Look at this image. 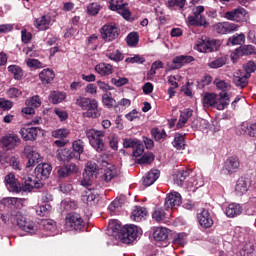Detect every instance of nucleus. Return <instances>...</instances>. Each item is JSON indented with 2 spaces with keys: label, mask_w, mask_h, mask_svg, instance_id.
Instances as JSON below:
<instances>
[{
  "label": "nucleus",
  "mask_w": 256,
  "mask_h": 256,
  "mask_svg": "<svg viewBox=\"0 0 256 256\" xmlns=\"http://www.w3.org/2000/svg\"><path fill=\"white\" fill-rule=\"evenodd\" d=\"M108 234L115 241H118L119 239L121 243L130 245V243H133L137 237H141V235H143V230L133 224L126 225L121 229V226L117 224V221L113 220L109 223Z\"/></svg>",
  "instance_id": "f257e3e1"
},
{
  "label": "nucleus",
  "mask_w": 256,
  "mask_h": 256,
  "mask_svg": "<svg viewBox=\"0 0 256 256\" xmlns=\"http://www.w3.org/2000/svg\"><path fill=\"white\" fill-rule=\"evenodd\" d=\"M10 221L16 223L18 227L22 229V231H25V233H28V235H36V233H39V224L23 216L19 211H13L11 213Z\"/></svg>",
  "instance_id": "f03ea898"
},
{
  "label": "nucleus",
  "mask_w": 256,
  "mask_h": 256,
  "mask_svg": "<svg viewBox=\"0 0 256 256\" xmlns=\"http://www.w3.org/2000/svg\"><path fill=\"white\" fill-rule=\"evenodd\" d=\"M98 163L100 164V177L102 181H105L106 183H109L111 180L115 179L117 177V168L115 165L109 163L107 161L106 155L98 156Z\"/></svg>",
  "instance_id": "7ed1b4c3"
},
{
  "label": "nucleus",
  "mask_w": 256,
  "mask_h": 256,
  "mask_svg": "<svg viewBox=\"0 0 256 256\" xmlns=\"http://www.w3.org/2000/svg\"><path fill=\"white\" fill-rule=\"evenodd\" d=\"M97 161H99V158H97ZM98 175H101V165L99 162H88L83 173L81 185L83 187H91L93 179L97 178Z\"/></svg>",
  "instance_id": "20e7f679"
},
{
  "label": "nucleus",
  "mask_w": 256,
  "mask_h": 256,
  "mask_svg": "<svg viewBox=\"0 0 256 256\" xmlns=\"http://www.w3.org/2000/svg\"><path fill=\"white\" fill-rule=\"evenodd\" d=\"M77 105L86 111V117H91L92 119H97L100 117L101 112L99 111L98 104L95 99H90L87 97H80L77 99Z\"/></svg>",
  "instance_id": "39448f33"
},
{
  "label": "nucleus",
  "mask_w": 256,
  "mask_h": 256,
  "mask_svg": "<svg viewBox=\"0 0 256 256\" xmlns=\"http://www.w3.org/2000/svg\"><path fill=\"white\" fill-rule=\"evenodd\" d=\"M86 137L93 149L98 153H101L105 149V142H103V137H105V131L90 129L86 131Z\"/></svg>",
  "instance_id": "423d86ee"
},
{
  "label": "nucleus",
  "mask_w": 256,
  "mask_h": 256,
  "mask_svg": "<svg viewBox=\"0 0 256 256\" xmlns=\"http://www.w3.org/2000/svg\"><path fill=\"white\" fill-rule=\"evenodd\" d=\"M220 47V40L201 38L196 42L195 48L199 53H213V51H219Z\"/></svg>",
  "instance_id": "0eeeda50"
},
{
  "label": "nucleus",
  "mask_w": 256,
  "mask_h": 256,
  "mask_svg": "<svg viewBox=\"0 0 256 256\" xmlns=\"http://www.w3.org/2000/svg\"><path fill=\"white\" fill-rule=\"evenodd\" d=\"M205 11V7L203 6H194L192 8V15L188 16V24L193 27H203L208 25L205 16H203V12Z\"/></svg>",
  "instance_id": "6e6552de"
},
{
  "label": "nucleus",
  "mask_w": 256,
  "mask_h": 256,
  "mask_svg": "<svg viewBox=\"0 0 256 256\" xmlns=\"http://www.w3.org/2000/svg\"><path fill=\"white\" fill-rule=\"evenodd\" d=\"M119 33H120L119 27L117 26V24H113V23H109L102 26L100 30V34L103 41H106L107 43L111 41H115V39L119 37Z\"/></svg>",
  "instance_id": "1a4fd4ad"
},
{
  "label": "nucleus",
  "mask_w": 256,
  "mask_h": 256,
  "mask_svg": "<svg viewBox=\"0 0 256 256\" xmlns=\"http://www.w3.org/2000/svg\"><path fill=\"white\" fill-rule=\"evenodd\" d=\"M204 107H212L223 111L229 105V98L227 97H204L202 100Z\"/></svg>",
  "instance_id": "9d476101"
},
{
  "label": "nucleus",
  "mask_w": 256,
  "mask_h": 256,
  "mask_svg": "<svg viewBox=\"0 0 256 256\" xmlns=\"http://www.w3.org/2000/svg\"><path fill=\"white\" fill-rule=\"evenodd\" d=\"M65 227L68 231H82L83 227H85V222L79 214H68Z\"/></svg>",
  "instance_id": "9b49d317"
},
{
  "label": "nucleus",
  "mask_w": 256,
  "mask_h": 256,
  "mask_svg": "<svg viewBox=\"0 0 256 256\" xmlns=\"http://www.w3.org/2000/svg\"><path fill=\"white\" fill-rule=\"evenodd\" d=\"M24 155H26L28 159L26 164L27 169H31V167H35L37 163L43 161V157H41V154H39L33 146H25Z\"/></svg>",
  "instance_id": "f8f14e48"
},
{
  "label": "nucleus",
  "mask_w": 256,
  "mask_h": 256,
  "mask_svg": "<svg viewBox=\"0 0 256 256\" xmlns=\"http://www.w3.org/2000/svg\"><path fill=\"white\" fill-rule=\"evenodd\" d=\"M213 29L219 35H229V33L239 31V25L231 22H218L214 24Z\"/></svg>",
  "instance_id": "ddd939ff"
},
{
  "label": "nucleus",
  "mask_w": 256,
  "mask_h": 256,
  "mask_svg": "<svg viewBox=\"0 0 256 256\" xmlns=\"http://www.w3.org/2000/svg\"><path fill=\"white\" fill-rule=\"evenodd\" d=\"M111 11H117L124 19L131 17V12L127 8V4L123 3V0H109Z\"/></svg>",
  "instance_id": "4468645a"
},
{
  "label": "nucleus",
  "mask_w": 256,
  "mask_h": 256,
  "mask_svg": "<svg viewBox=\"0 0 256 256\" xmlns=\"http://www.w3.org/2000/svg\"><path fill=\"white\" fill-rule=\"evenodd\" d=\"M247 15V10L244 8L238 7L231 11H227L224 14V19L228 21H236V23H240V21H244Z\"/></svg>",
  "instance_id": "2eb2a0df"
},
{
  "label": "nucleus",
  "mask_w": 256,
  "mask_h": 256,
  "mask_svg": "<svg viewBox=\"0 0 256 256\" xmlns=\"http://www.w3.org/2000/svg\"><path fill=\"white\" fill-rule=\"evenodd\" d=\"M20 135L24 141H35L38 135H43V129L39 127L21 128Z\"/></svg>",
  "instance_id": "dca6fc26"
},
{
  "label": "nucleus",
  "mask_w": 256,
  "mask_h": 256,
  "mask_svg": "<svg viewBox=\"0 0 256 256\" xmlns=\"http://www.w3.org/2000/svg\"><path fill=\"white\" fill-rule=\"evenodd\" d=\"M21 139H19V136L15 134H8L1 138L0 143L3 147V149H6V151H11V149H15L17 145H19Z\"/></svg>",
  "instance_id": "f3484780"
},
{
  "label": "nucleus",
  "mask_w": 256,
  "mask_h": 256,
  "mask_svg": "<svg viewBox=\"0 0 256 256\" xmlns=\"http://www.w3.org/2000/svg\"><path fill=\"white\" fill-rule=\"evenodd\" d=\"M153 237L157 243H162L161 247H167L169 245V229L158 227L154 230Z\"/></svg>",
  "instance_id": "a211bd4d"
},
{
  "label": "nucleus",
  "mask_w": 256,
  "mask_h": 256,
  "mask_svg": "<svg viewBox=\"0 0 256 256\" xmlns=\"http://www.w3.org/2000/svg\"><path fill=\"white\" fill-rule=\"evenodd\" d=\"M6 188L10 193H20L22 187L21 183H19V180L15 177V174L9 173L4 178Z\"/></svg>",
  "instance_id": "6ab92c4d"
},
{
  "label": "nucleus",
  "mask_w": 256,
  "mask_h": 256,
  "mask_svg": "<svg viewBox=\"0 0 256 256\" xmlns=\"http://www.w3.org/2000/svg\"><path fill=\"white\" fill-rule=\"evenodd\" d=\"M24 179V185L22 189L24 191L31 192L33 189H41L43 187V182L36 176H27Z\"/></svg>",
  "instance_id": "aec40b11"
},
{
  "label": "nucleus",
  "mask_w": 256,
  "mask_h": 256,
  "mask_svg": "<svg viewBox=\"0 0 256 256\" xmlns=\"http://www.w3.org/2000/svg\"><path fill=\"white\" fill-rule=\"evenodd\" d=\"M251 75L245 74L242 70H237L234 72L233 75V83L236 85V87H240V89H243L244 87H247L249 85V78Z\"/></svg>",
  "instance_id": "412c9836"
},
{
  "label": "nucleus",
  "mask_w": 256,
  "mask_h": 256,
  "mask_svg": "<svg viewBox=\"0 0 256 256\" xmlns=\"http://www.w3.org/2000/svg\"><path fill=\"white\" fill-rule=\"evenodd\" d=\"M27 107L22 109L23 115H35V109L41 107V98L30 97L26 100Z\"/></svg>",
  "instance_id": "4be33fe9"
},
{
  "label": "nucleus",
  "mask_w": 256,
  "mask_h": 256,
  "mask_svg": "<svg viewBox=\"0 0 256 256\" xmlns=\"http://www.w3.org/2000/svg\"><path fill=\"white\" fill-rule=\"evenodd\" d=\"M164 205L167 209H177L181 205V194L179 192H170L165 198Z\"/></svg>",
  "instance_id": "5701e85b"
},
{
  "label": "nucleus",
  "mask_w": 256,
  "mask_h": 256,
  "mask_svg": "<svg viewBox=\"0 0 256 256\" xmlns=\"http://www.w3.org/2000/svg\"><path fill=\"white\" fill-rule=\"evenodd\" d=\"M254 53H255V46H252V45L240 46L231 55V59L233 63H235L237 59H239V57H243L244 55H254Z\"/></svg>",
  "instance_id": "b1692460"
},
{
  "label": "nucleus",
  "mask_w": 256,
  "mask_h": 256,
  "mask_svg": "<svg viewBox=\"0 0 256 256\" xmlns=\"http://www.w3.org/2000/svg\"><path fill=\"white\" fill-rule=\"evenodd\" d=\"M51 171H53V167L49 163H41L38 164L35 168V175L38 179H49L51 175Z\"/></svg>",
  "instance_id": "393cba45"
},
{
  "label": "nucleus",
  "mask_w": 256,
  "mask_h": 256,
  "mask_svg": "<svg viewBox=\"0 0 256 256\" xmlns=\"http://www.w3.org/2000/svg\"><path fill=\"white\" fill-rule=\"evenodd\" d=\"M197 219L201 227H204L205 229L213 227V218L211 217L209 210L203 209L200 213H198Z\"/></svg>",
  "instance_id": "a878e982"
},
{
  "label": "nucleus",
  "mask_w": 256,
  "mask_h": 256,
  "mask_svg": "<svg viewBox=\"0 0 256 256\" xmlns=\"http://www.w3.org/2000/svg\"><path fill=\"white\" fill-rule=\"evenodd\" d=\"M82 201L87 205H95L99 201V191L96 189L88 188L82 196Z\"/></svg>",
  "instance_id": "bb28decb"
},
{
  "label": "nucleus",
  "mask_w": 256,
  "mask_h": 256,
  "mask_svg": "<svg viewBox=\"0 0 256 256\" xmlns=\"http://www.w3.org/2000/svg\"><path fill=\"white\" fill-rule=\"evenodd\" d=\"M251 187V180L249 178L240 177L236 182L235 192L237 195H245Z\"/></svg>",
  "instance_id": "cd10ccee"
},
{
  "label": "nucleus",
  "mask_w": 256,
  "mask_h": 256,
  "mask_svg": "<svg viewBox=\"0 0 256 256\" xmlns=\"http://www.w3.org/2000/svg\"><path fill=\"white\" fill-rule=\"evenodd\" d=\"M192 61V56H177L173 58L172 64H168V67L173 71L175 69H181V67L184 66L185 63H191Z\"/></svg>",
  "instance_id": "c85d7f7f"
},
{
  "label": "nucleus",
  "mask_w": 256,
  "mask_h": 256,
  "mask_svg": "<svg viewBox=\"0 0 256 256\" xmlns=\"http://www.w3.org/2000/svg\"><path fill=\"white\" fill-rule=\"evenodd\" d=\"M240 165L241 163L239 162V158L232 156L225 161L224 169L229 175H231L233 173H236Z\"/></svg>",
  "instance_id": "c756f323"
},
{
  "label": "nucleus",
  "mask_w": 256,
  "mask_h": 256,
  "mask_svg": "<svg viewBox=\"0 0 256 256\" xmlns=\"http://www.w3.org/2000/svg\"><path fill=\"white\" fill-rule=\"evenodd\" d=\"M224 213L226 216L233 219V217H238V215L243 213V206L239 203H231L225 208Z\"/></svg>",
  "instance_id": "7c9ffc66"
},
{
  "label": "nucleus",
  "mask_w": 256,
  "mask_h": 256,
  "mask_svg": "<svg viewBox=\"0 0 256 256\" xmlns=\"http://www.w3.org/2000/svg\"><path fill=\"white\" fill-rule=\"evenodd\" d=\"M191 117H193V109L185 108L184 110L180 111V118L176 125L177 129H183Z\"/></svg>",
  "instance_id": "2f4dec72"
},
{
  "label": "nucleus",
  "mask_w": 256,
  "mask_h": 256,
  "mask_svg": "<svg viewBox=\"0 0 256 256\" xmlns=\"http://www.w3.org/2000/svg\"><path fill=\"white\" fill-rule=\"evenodd\" d=\"M214 85L220 92L219 97H229V92L231 91V84L225 82L224 80L215 79Z\"/></svg>",
  "instance_id": "473e14b6"
},
{
  "label": "nucleus",
  "mask_w": 256,
  "mask_h": 256,
  "mask_svg": "<svg viewBox=\"0 0 256 256\" xmlns=\"http://www.w3.org/2000/svg\"><path fill=\"white\" fill-rule=\"evenodd\" d=\"M161 172L157 169L150 170L147 175L144 177L143 184L145 187H151L155 181L159 179Z\"/></svg>",
  "instance_id": "72a5a7b5"
},
{
  "label": "nucleus",
  "mask_w": 256,
  "mask_h": 256,
  "mask_svg": "<svg viewBox=\"0 0 256 256\" xmlns=\"http://www.w3.org/2000/svg\"><path fill=\"white\" fill-rule=\"evenodd\" d=\"M95 71L101 77H107L113 73V66L107 63H100L95 66Z\"/></svg>",
  "instance_id": "f704fd0d"
},
{
  "label": "nucleus",
  "mask_w": 256,
  "mask_h": 256,
  "mask_svg": "<svg viewBox=\"0 0 256 256\" xmlns=\"http://www.w3.org/2000/svg\"><path fill=\"white\" fill-rule=\"evenodd\" d=\"M39 79L43 85H49L55 79V72L51 69H44L39 73Z\"/></svg>",
  "instance_id": "c9c22d12"
},
{
  "label": "nucleus",
  "mask_w": 256,
  "mask_h": 256,
  "mask_svg": "<svg viewBox=\"0 0 256 256\" xmlns=\"http://www.w3.org/2000/svg\"><path fill=\"white\" fill-rule=\"evenodd\" d=\"M44 231L50 236L59 235V230L57 229V224L53 220H45L42 223Z\"/></svg>",
  "instance_id": "e433bc0d"
},
{
  "label": "nucleus",
  "mask_w": 256,
  "mask_h": 256,
  "mask_svg": "<svg viewBox=\"0 0 256 256\" xmlns=\"http://www.w3.org/2000/svg\"><path fill=\"white\" fill-rule=\"evenodd\" d=\"M49 23H51V17L43 15L35 20L34 25L39 31H47Z\"/></svg>",
  "instance_id": "4c0bfd02"
},
{
  "label": "nucleus",
  "mask_w": 256,
  "mask_h": 256,
  "mask_svg": "<svg viewBox=\"0 0 256 256\" xmlns=\"http://www.w3.org/2000/svg\"><path fill=\"white\" fill-rule=\"evenodd\" d=\"M152 219L157 223H167V213L163 208H155L152 212Z\"/></svg>",
  "instance_id": "58836bf2"
},
{
  "label": "nucleus",
  "mask_w": 256,
  "mask_h": 256,
  "mask_svg": "<svg viewBox=\"0 0 256 256\" xmlns=\"http://www.w3.org/2000/svg\"><path fill=\"white\" fill-rule=\"evenodd\" d=\"M145 217H147V209L141 206H136L133 209L132 215H131V218L133 219V221L139 222L145 219Z\"/></svg>",
  "instance_id": "ea45409f"
},
{
  "label": "nucleus",
  "mask_w": 256,
  "mask_h": 256,
  "mask_svg": "<svg viewBox=\"0 0 256 256\" xmlns=\"http://www.w3.org/2000/svg\"><path fill=\"white\" fill-rule=\"evenodd\" d=\"M73 157H75V152L70 149L64 148L58 150L57 159H59V161H71Z\"/></svg>",
  "instance_id": "a19ab883"
},
{
  "label": "nucleus",
  "mask_w": 256,
  "mask_h": 256,
  "mask_svg": "<svg viewBox=\"0 0 256 256\" xmlns=\"http://www.w3.org/2000/svg\"><path fill=\"white\" fill-rule=\"evenodd\" d=\"M247 215H255L256 213V196H250L244 205Z\"/></svg>",
  "instance_id": "79ce46f5"
},
{
  "label": "nucleus",
  "mask_w": 256,
  "mask_h": 256,
  "mask_svg": "<svg viewBox=\"0 0 256 256\" xmlns=\"http://www.w3.org/2000/svg\"><path fill=\"white\" fill-rule=\"evenodd\" d=\"M228 60L229 58L226 55L217 57L208 63V67H210V69H219L220 67H223V65H226Z\"/></svg>",
  "instance_id": "37998d69"
},
{
  "label": "nucleus",
  "mask_w": 256,
  "mask_h": 256,
  "mask_svg": "<svg viewBox=\"0 0 256 256\" xmlns=\"http://www.w3.org/2000/svg\"><path fill=\"white\" fill-rule=\"evenodd\" d=\"M111 49H114V46H110L109 49L106 51V57H108V59H110L111 61H123V53H121V51L119 50H114L113 52H111Z\"/></svg>",
  "instance_id": "c03bdc74"
},
{
  "label": "nucleus",
  "mask_w": 256,
  "mask_h": 256,
  "mask_svg": "<svg viewBox=\"0 0 256 256\" xmlns=\"http://www.w3.org/2000/svg\"><path fill=\"white\" fill-rule=\"evenodd\" d=\"M2 203L9 207L12 205V207H15L16 209H21V207H23V199L21 198H4Z\"/></svg>",
  "instance_id": "a18cd8bd"
},
{
  "label": "nucleus",
  "mask_w": 256,
  "mask_h": 256,
  "mask_svg": "<svg viewBox=\"0 0 256 256\" xmlns=\"http://www.w3.org/2000/svg\"><path fill=\"white\" fill-rule=\"evenodd\" d=\"M187 177H189V170H179L174 176V183L181 186Z\"/></svg>",
  "instance_id": "49530a36"
},
{
  "label": "nucleus",
  "mask_w": 256,
  "mask_h": 256,
  "mask_svg": "<svg viewBox=\"0 0 256 256\" xmlns=\"http://www.w3.org/2000/svg\"><path fill=\"white\" fill-rule=\"evenodd\" d=\"M72 148L74 153H77L78 156H76L77 159H79L81 157V154L83 153V151H85V143L79 139V140H75L72 143Z\"/></svg>",
  "instance_id": "de8ad7c7"
},
{
  "label": "nucleus",
  "mask_w": 256,
  "mask_h": 256,
  "mask_svg": "<svg viewBox=\"0 0 256 256\" xmlns=\"http://www.w3.org/2000/svg\"><path fill=\"white\" fill-rule=\"evenodd\" d=\"M245 43V34H235L228 39L227 45H243Z\"/></svg>",
  "instance_id": "09e8293b"
},
{
  "label": "nucleus",
  "mask_w": 256,
  "mask_h": 256,
  "mask_svg": "<svg viewBox=\"0 0 256 256\" xmlns=\"http://www.w3.org/2000/svg\"><path fill=\"white\" fill-rule=\"evenodd\" d=\"M8 71L9 73L13 74V77L14 79H16V81H21V79L23 78V69H21L17 65L8 66Z\"/></svg>",
  "instance_id": "8fccbe9b"
},
{
  "label": "nucleus",
  "mask_w": 256,
  "mask_h": 256,
  "mask_svg": "<svg viewBox=\"0 0 256 256\" xmlns=\"http://www.w3.org/2000/svg\"><path fill=\"white\" fill-rule=\"evenodd\" d=\"M172 145L179 151H181V149H185V136L182 134H176Z\"/></svg>",
  "instance_id": "3c124183"
},
{
  "label": "nucleus",
  "mask_w": 256,
  "mask_h": 256,
  "mask_svg": "<svg viewBox=\"0 0 256 256\" xmlns=\"http://www.w3.org/2000/svg\"><path fill=\"white\" fill-rule=\"evenodd\" d=\"M185 243H187V234L185 232L178 233L174 236V245H180V247H184Z\"/></svg>",
  "instance_id": "603ef678"
},
{
  "label": "nucleus",
  "mask_w": 256,
  "mask_h": 256,
  "mask_svg": "<svg viewBox=\"0 0 256 256\" xmlns=\"http://www.w3.org/2000/svg\"><path fill=\"white\" fill-rule=\"evenodd\" d=\"M155 161V155L153 153L149 152L144 154L140 159H137V163L139 165H149Z\"/></svg>",
  "instance_id": "864d4df0"
},
{
  "label": "nucleus",
  "mask_w": 256,
  "mask_h": 256,
  "mask_svg": "<svg viewBox=\"0 0 256 256\" xmlns=\"http://www.w3.org/2000/svg\"><path fill=\"white\" fill-rule=\"evenodd\" d=\"M69 129L67 128H60L57 130L52 131V137L55 139H66L69 136Z\"/></svg>",
  "instance_id": "5fc2aeb1"
},
{
  "label": "nucleus",
  "mask_w": 256,
  "mask_h": 256,
  "mask_svg": "<svg viewBox=\"0 0 256 256\" xmlns=\"http://www.w3.org/2000/svg\"><path fill=\"white\" fill-rule=\"evenodd\" d=\"M241 130L247 131L249 137H254L256 139V122L251 123L250 125L242 124Z\"/></svg>",
  "instance_id": "6e6d98bb"
},
{
  "label": "nucleus",
  "mask_w": 256,
  "mask_h": 256,
  "mask_svg": "<svg viewBox=\"0 0 256 256\" xmlns=\"http://www.w3.org/2000/svg\"><path fill=\"white\" fill-rule=\"evenodd\" d=\"M151 133L155 141H161V139H165L167 137V133L163 129L153 128Z\"/></svg>",
  "instance_id": "4d7b16f0"
},
{
  "label": "nucleus",
  "mask_w": 256,
  "mask_h": 256,
  "mask_svg": "<svg viewBox=\"0 0 256 256\" xmlns=\"http://www.w3.org/2000/svg\"><path fill=\"white\" fill-rule=\"evenodd\" d=\"M193 127L199 129V131H203V129H209V121L206 119L198 118L194 123Z\"/></svg>",
  "instance_id": "13d9d810"
},
{
  "label": "nucleus",
  "mask_w": 256,
  "mask_h": 256,
  "mask_svg": "<svg viewBox=\"0 0 256 256\" xmlns=\"http://www.w3.org/2000/svg\"><path fill=\"white\" fill-rule=\"evenodd\" d=\"M50 211H51L50 204H44L36 208V215H39V217H45V215H49Z\"/></svg>",
  "instance_id": "bf43d9fd"
},
{
  "label": "nucleus",
  "mask_w": 256,
  "mask_h": 256,
  "mask_svg": "<svg viewBox=\"0 0 256 256\" xmlns=\"http://www.w3.org/2000/svg\"><path fill=\"white\" fill-rule=\"evenodd\" d=\"M126 41L129 45V47H135L139 43V34L137 32H131L127 38Z\"/></svg>",
  "instance_id": "052dcab7"
},
{
  "label": "nucleus",
  "mask_w": 256,
  "mask_h": 256,
  "mask_svg": "<svg viewBox=\"0 0 256 256\" xmlns=\"http://www.w3.org/2000/svg\"><path fill=\"white\" fill-rule=\"evenodd\" d=\"M143 153H145V146L138 140L133 148V157H141Z\"/></svg>",
  "instance_id": "680f3d73"
},
{
  "label": "nucleus",
  "mask_w": 256,
  "mask_h": 256,
  "mask_svg": "<svg viewBox=\"0 0 256 256\" xmlns=\"http://www.w3.org/2000/svg\"><path fill=\"white\" fill-rule=\"evenodd\" d=\"M244 74L245 75H251V73H255L256 71V65L254 61H249L246 64L243 65Z\"/></svg>",
  "instance_id": "e2e57ef3"
},
{
  "label": "nucleus",
  "mask_w": 256,
  "mask_h": 256,
  "mask_svg": "<svg viewBox=\"0 0 256 256\" xmlns=\"http://www.w3.org/2000/svg\"><path fill=\"white\" fill-rule=\"evenodd\" d=\"M26 65L32 69H41L43 67V63L37 59H27Z\"/></svg>",
  "instance_id": "0e129e2a"
},
{
  "label": "nucleus",
  "mask_w": 256,
  "mask_h": 256,
  "mask_svg": "<svg viewBox=\"0 0 256 256\" xmlns=\"http://www.w3.org/2000/svg\"><path fill=\"white\" fill-rule=\"evenodd\" d=\"M13 108V102L5 98H0V109L3 111H9Z\"/></svg>",
  "instance_id": "69168bd1"
},
{
  "label": "nucleus",
  "mask_w": 256,
  "mask_h": 256,
  "mask_svg": "<svg viewBox=\"0 0 256 256\" xmlns=\"http://www.w3.org/2000/svg\"><path fill=\"white\" fill-rule=\"evenodd\" d=\"M187 0H168V7H178L179 10L185 7Z\"/></svg>",
  "instance_id": "338daca9"
},
{
  "label": "nucleus",
  "mask_w": 256,
  "mask_h": 256,
  "mask_svg": "<svg viewBox=\"0 0 256 256\" xmlns=\"http://www.w3.org/2000/svg\"><path fill=\"white\" fill-rule=\"evenodd\" d=\"M100 6L97 3H92L87 7V11L90 15H97L100 11Z\"/></svg>",
  "instance_id": "774afa93"
}]
</instances>
